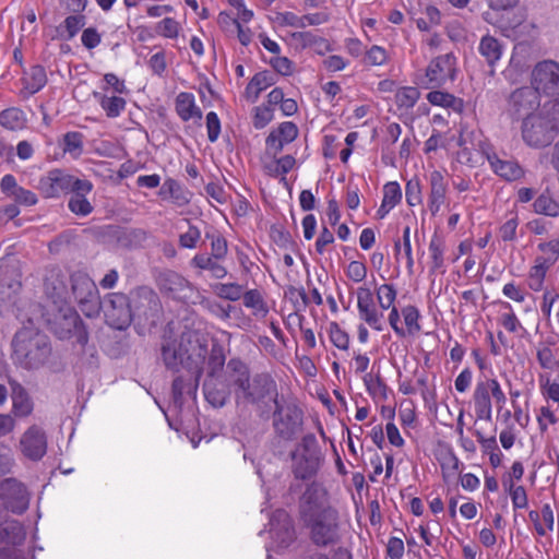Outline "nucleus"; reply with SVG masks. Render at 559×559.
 Masks as SVG:
<instances>
[{
    "mask_svg": "<svg viewBox=\"0 0 559 559\" xmlns=\"http://www.w3.org/2000/svg\"><path fill=\"white\" fill-rule=\"evenodd\" d=\"M228 383L238 405L252 404L258 408L269 407L278 397V388L267 372L250 376L248 366L239 359L227 364Z\"/></svg>",
    "mask_w": 559,
    "mask_h": 559,
    "instance_id": "f257e3e1",
    "label": "nucleus"
},
{
    "mask_svg": "<svg viewBox=\"0 0 559 559\" xmlns=\"http://www.w3.org/2000/svg\"><path fill=\"white\" fill-rule=\"evenodd\" d=\"M207 355V343L198 333H187L181 336L179 344L167 342L163 345L162 356L167 368L178 370L180 366L187 367L201 376V369Z\"/></svg>",
    "mask_w": 559,
    "mask_h": 559,
    "instance_id": "f03ea898",
    "label": "nucleus"
},
{
    "mask_svg": "<svg viewBox=\"0 0 559 559\" xmlns=\"http://www.w3.org/2000/svg\"><path fill=\"white\" fill-rule=\"evenodd\" d=\"M12 346L14 360L26 369L43 366L50 355L47 336L28 326L15 333Z\"/></svg>",
    "mask_w": 559,
    "mask_h": 559,
    "instance_id": "7ed1b4c3",
    "label": "nucleus"
},
{
    "mask_svg": "<svg viewBox=\"0 0 559 559\" xmlns=\"http://www.w3.org/2000/svg\"><path fill=\"white\" fill-rule=\"evenodd\" d=\"M321 464V452L313 435H307L292 452V468L296 478L313 477Z\"/></svg>",
    "mask_w": 559,
    "mask_h": 559,
    "instance_id": "20e7f679",
    "label": "nucleus"
},
{
    "mask_svg": "<svg viewBox=\"0 0 559 559\" xmlns=\"http://www.w3.org/2000/svg\"><path fill=\"white\" fill-rule=\"evenodd\" d=\"M72 294L84 316L94 318L99 314L102 301L95 282L84 272L71 275Z\"/></svg>",
    "mask_w": 559,
    "mask_h": 559,
    "instance_id": "39448f33",
    "label": "nucleus"
},
{
    "mask_svg": "<svg viewBox=\"0 0 559 559\" xmlns=\"http://www.w3.org/2000/svg\"><path fill=\"white\" fill-rule=\"evenodd\" d=\"M273 427L278 437L293 440L302 426L304 413L295 403H286L276 399L273 402Z\"/></svg>",
    "mask_w": 559,
    "mask_h": 559,
    "instance_id": "423d86ee",
    "label": "nucleus"
},
{
    "mask_svg": "<svg viewBox=\"0 0 559 559\" xmlns=\"http://www.w3.org/2000/svg\"><path fill=\"white\" fill-rule=\"evenodd\" d=\"M335 510L331 506L326 488L317 481L309 484L299 500V514L304 521Z\"/></svg>",
    "mask_w": 559,
    "mask_h": 559,
    "instance_id": "0eeeda50",
    "label": "nucleus"
},
{
    "mask_svg": "<svg viewBox=\"0 0 559 559\" xmlns=\"http://www.w3.org/2000/svg\"><path fill=\"white\" fill-rule=\"evenodd\" d=\"M557 131L554 123L544 115L524 118L522 124L523 141L531 147H544L555 139Z\"/></svg>",
    "mask_w": 559,
    "mask_h": 559,
    "instance_id": "6e6552de",
    "label": "nucleus"
},
{
    "mask_svg": "<svg viewBox=\"0 0 559 559\" xmlns=\"http://www.w3.org/2000/svg\"><path fill=\"white\" fill-rule=\"evenodd\" d=\"M310 530L312 542L318 546H328L338 538V512L335 510L304 521Z\"/></svg>",
    "mask_w": 559,
    "mask_h": 559,
    "instance_id": "1a4fd4ad",
    "label": "nucleus"
},
{
    "mask_svg": "<svg viewBox=\"0 0 559 559\" xmlns=\"http://www.w3.org/2000/svg\"><path fill=\"white\" fill-rule=\"evenodd\" d=\"M102 308L108 325L116 330H124L132 321V309L127 295L111 293L105 297Z\"/></svg>",
    "mask_w": 559,
    "mask_h": 559,
    "instance_id": "9d476101",
    "label": "nucleus"
},
{
    "mask_svg": "<svg viewBox=\"0 0 559 559\" xmlns=\"http://www.w3.org/2000/svg\"><path fill=\"white\" fill-rule=\"evenodd\" d=\"M456 63V57L452 52L433 58L426 68L424 86L426 88L439 87L448 81H454Z\"/></svg>",
    "mask_w": 559,
    "mask_h": 559,
    "instance_id": "9b49d317",
    "label": "nucleus"
},
{
    "mask_svg": "<svg viewBox=\"0 0 559 559\" xmlns=\"http://www.w3.org/2000/svg\"><path fill=\"white\" fill-rule=\"evenodd\" d=\"M477 147L478 153L487 159L491 170L497 176L507 181H515L524 177V168L516 160L500 159L493 146L487 140H479Z\"/></svg>",
    "mask_w": 559,
    "mask_h": 559,
    "instance_id": "f8f14e48",
    "label": "nucleus"
},
{
    "mask_svg": "<svg viewBox=\"0 0 559 559\" xmlns=\"http://www.w3.org/2000/svg\"><path fill=\"white\" fill-rule=\"evenodd\" d=\"M0 501L4 509L21 514L29 504L26 487L15 478L0 480Z\"/></svg>",
    "mask_w": 559,
    "mask_h": 559,
    "instance_id": "ddd939ff",
    "label": "nucleus"
},
{
    "mask_svg": "<svg viewBox=\"0 0 559 559\" xmlns=\"http://www.w3.org/2000/svg\"><path fill=\"white\" fill-rule=\"evenodd\" d=\"M532 84L538 95H559V63L550 60L537 63L532 73Z\"/></svg>",
    "mask_w": 559,
    "mask_h": 559,
    "instance_id": "4468645a",
    "label": "nucleus"
},
{
    "mask_svg": "<svg viewBox=\"0 0 559 559\" xmlns=\"http://www.w3.org/2000/svg\"><path fill=\"white\" fill-rule=\"evenodd\" d=\"M20 289L19 270L5 261H0V311L8 310L15 304Z\"/></svg>",
    "mask_w": 559,
    "mask_h": 559,
    "instance_id": "2eb2a0df",
    "label": "nucleus"
},
{
    "mask_svg": "<svg viewBox=\"0 0 559 559\" xmlns=\"http://www.w3.org/2000/svg\"><path fill=\"white\" fill-rule=\"evenodd\" d=\"M79 178L60 169H53L41 177L38 189L45 198L55 199L70 193Z\"/></svg>",
    "mask_w": 559,
    "mask_h": 559,
    "instance_id": "dca6fc26",
    "label": "nucleus"
},
{
    "mask_svg": "<svg viewBox=\"0 0 559 559\" xmlns=\"http://www.w3.org/2000/svg\"><path fill=\"white\" fill-rule=\"evenodd\" d=\"M20 450L31 461H39L47 452V436L38 425L29 426L21 436Z\"/></svg>",
    "mask_w": 559,
    "mask_h": 559,
    "instance_id": "f3484780",
    "label": "nucleus"
},
{
    "mask_svg": "<svg viewBox=\"0 0 559 559\" xmlns=\"http://www.w3.org/2000/svg\"><path fill=\"white\" fill-rule=\"evenodd\" d=\"M377 300L382 312L390 309L389 323L394 333L400 337L406 336L405 329L400 325V317L402 316L394 306L396 300V289L392 284H382L376 288Z\"/></svg>",
    "mask_w": 559,
    "mask_h": 559,
    "instance_id": "a211bd4d",
    "label": "nucleus"
},
{
    "mask_svg": "<svg viewBox=\"0 0 559 559\" xmlns=\"http://www.w3.org/2000/svg\"><path fill=\"white\" fill-rule=\"evenodd\" d=\"M270 534L277 547L285 548L295 539V528L287 511L278 509L270 516Z\"/></svg>",
    "mask_w": 559,
    "mask_h": 559,
    "instance_id": "6ab92c4d",
    "label": "nucleus"
},
{
    "mask_svg": "<svg viewBox=\"0 0 559 559\" xmlns=\"http://www.w3.org/2000/svg\"><path fill=\"white\" fill-rule=\"evenodd\" d=\"M540 105L537 91L532 87H521L514 91L509 98L510 110L518 117H532L533 111Z\"/></svg>",
    "mask_w": 559,
    "mask_h": 559,
    "instance_id": "aec40b11",
    "label": "nucleus"
},
{
    "mask_svg": "<svg viewBox=\"0 0 559 559\" xmlns=\"http://www.w3.org/2000/svg\"><path fill=\"white\" fill-rule=\"evenodd\" d=\"M93 188L92 181L79 178L73 189L70 190L71 197L68 201V207L76 216L85 217L93 212L94 206L86 198Z\"/></svg>",
    "mask_w": 559,
    "mask_h": 559,
    "instance_id": "412c9836",
    "label": "nucleus"
},
{
    "mask_svg": "<svg viewBox=\"0 0 559 559\" xmlns=\"http://www.w3.org/2000/svg\"><path fill=\"white\" fill-rule=\"evenodd\" d=\"M491 378L478 381L473 392L474 411L477 420H492V402L490 392Z\"/></svg>",
    "mask_w": 559,
    "mask_h": 559,
    "instance_id": "4be33fe9",
    "label": "nucleus"
},
{
    "mask_svg": "<svg viewBox=\"0 0 559 559\" xmlns=\"http://www.w3.org/2000/svg\"><path fill=\"white\" fill-rule=\"evenodd\" d=\"M175 111L181 121L200 123L203 114L197 105L195 96L189 92H180L175 98Z\"/></svg>",
    "mask_w": 559,
    "mask_h": 559,
    "instance_id": "5701e85b",
    "label": "nucleus"
},
{
    "mask_svg": "<svg viewBox=\"0 0 559 559\" xmlns=\"http://www.w3.org/2000/svg\"><path fill=\"white\" fill-rule=\"evenodd\" d=\"M429 185L430 194L428 206L432 215H436L444 203L448 191V180L441 171L433 170L429 175Z\"/></svg>",
    "mask_w": 559,
    "mask_h": 559,
    "instance_id": "b1692460",
    "label": "nucleus"
},
{
    "mask_svg": "<svg viewBox=\"0 0 559 559\" xmlns=\"http://www.w3.org/2000/svg\"><path fill=\"white\" fill-rule=\"evenodd\" d=\"M298 136V128L292 121L282 122L266 138V146L270 150L280 152L286 144L292 143Z\"/></svg>",
    "mask_w": 559,
    "mask_h": 559,
    "instance_id": "393cba45",
    "label": "nucleus"
},
{
    "mask_svg": "<svg viewBox=\"0 0 559 559\" xmlns=\"http://www.w3.org/2000/svg\"><path fill=\"white\" fill-rule=\"evenodd\" d=\"M402 189L397 181H389L383 186V197L377 210V219H384L389 213L401 203Z\"/></svg>",
    "mask_w": 559,
    "mask_h": 559,
    "instance_id": "a878e982",
    "label": "nucleus"
},
{
    "mask_svg": "<svg viewBox=\"0 0 559 559\" xmlns=\"http://www.w3.org/2000/svg\"><path fill=\"white\" fill-rule=\"evenodd\" d=\"M158 194L164 200L171 199L178 206H185L191 200V193L173 178H167L163 182Z\"/></svg>",
    "mask_w": 559,
    "mask_h": 559,
    "instance_id": "bb28decb",
    "label": "nucleus"
},
{
    "mask_svg": "<svg viewBox=\"0 0 559 559\" xmlns=\"http://www.w3.org/2000/svg\"><path fill=\"white\" fill-rule=\"evenodd\" d=\"M275 84L274 76L269 71L255 73L245 88V97L250 103H255L260 94Z\"/></svg>",
    "mask_w": 559,
    "mask_h": 559,
    "instance_id": "cd10ccee",
    "label": "nucleus"
},
{
    "mask_svg": "<svg viewBox=\"0 0 559 559\" xmlns=\"http://www.w3.org/2000/svg\"><path fill=\"white\" fill-rule=\"evenodd\" d=\"M132 312L142 311L157 305L158 298L155 292L147 286H139L128 296Z\"/></svg>",
    "mask_w": 559,
    "mask_h": 559,
    "instance_id": "c85d7f7f",
    "label": "nucleus"
},
{
    "mask_svg": "<svg viewBox=\"0 0 559 559\" xmlns=\"http://www.w3.org/2000/svg\"><path fill=\"white\" fill-rule=\"evenodd\" d=\"M478 52L487 64L493 68L503 55V46L496 37L485 35L479 41Z\"/></svg>",
    "mask_w": 559,
    "mask_h": 559,
    "instance_id": "c756f323",
    "label": "nucleus"
},
{
    "mask_svg": "<svg viewBox=\"0 0 559 559\" xmlns=\"http://www.w3.org/2000/svg\"><path fill=\"white\" fill-rule=\"evenodd\" d=\"M158 288L168 294H177L189 286V282L175 271H163L156 277Z\"/></svg>",
    "mask_w": 559,
    "mask_h": 559,
    "instance_id": "7c9ffc66",
    "label": "nucleus"
},
{
    "mask_svg": "<svg viewBox=\"0 0 559 559\" xmlns=\"http://www.w3.org/2000/svg\"><path fill=\"white\" fill-rule=\"evenodd\" d=\"M94 98L98 102L108 118L119 117L126 109L127 102L123 97L115 94L94 92Z\"/></svg>",
    "mask_w": 559,
    "mask_h": 559,
    "instance_id": "2f4dec72",
    "label": "nucleus"
},
{
    "mask_svg": "<svg viewBox=\"0 0 559 559\" xmlns=\"http://www.w3.org/2000/svg\"><path fill=\"white\" fill-rule=\"evenodd\" d=\"M528 519L534 524L535 531L539 536H545L554 530V511L549 503H545L540 511H530Z\"/></svg>",
    "mask_w": 559,
    "mask_h": 559,
    "instance_id": "473e14b6",
    "label": "nucleus"
},
{
    "mask_svg": "<svg viewBox=\"0 0 559 559\" xmlns=\"http://www.w3.org/2000/svg\"><path fill=\"white\" fill-rule=\"evenodd\" d=\"M47 83V75L44 67L34 66L24 72L22 78L23 92L27 95H34L39 92Z\"/></svg>",
    "mask_w": 559,
    "mask_h": 559,
    "instance_id": "72a5a7b5",
    "label": "nucleus"
},
{
    "mask_svg": "<svg viewBox=\"0 0 559 559\" xmlns=\"http://www.w3.org/2000/svg\"><path fill=\"white\" fill-rule=\"evenodd\" d=\"M221 261H223V259L205 253H198L192 258L191 263L200 270L209 271L214 278L222 280L228 272Z\"/></svg>",
    "mask_w": 559,
    "mask_h": 559,
    "instance_id": "f704fd0d",
    "label": "nucleus"
},
{
    "mask_svg": "<svg viewBox=\"0 0 559 559\" xmlns=\"http://www.w3.org/2000/svg\"><path fill=\"white\" fill-rule=\"evenodd\" d=\"M359 319L372 330L381 332L384 329V314L373 302L357 307Z\"/></svg>",
    "mask_w": 559,
    "mask_h": 559,
    "instance_id": "c9c22d12",
    "label": "nucleus"
},
{
    "mask_svg": "<svg viewBox=\"0 0 559 559\" xmlns=\"http://www.w3.org/2000/svg\"><path fill=\"white\" fill-rule=\"evenodd\" d=\"M34 403L22 386H17L12 393V413L15 417H27L33 413Z\"/></svg>",
    "mask_w": 559,
    "mask_h": 559,
    "instance_id": "e433bc0d",
    "label": "nucleus"
},
{
    "mask_svg": "<svg viewBox=\"0 0 559 559\" xmlns=\"http://www.w3.org/2000/svg\"><path fill=\"white\" fill-rule=\"evenodd\" d=\"M26 122V115L20 108L11 107L0 112V124L8 130H22L25 128Z\"/></svg>",
    "mask_w": 559,
    "mask_h": 559,
    "instance_id": "4c0bfd02",
    "label": "nucleus"
},
{
    "mask_svg": "<svg viewBox=\"0 0 559 559\" xmlns=\"http://www.w3.org/2000/svg\"><path fill=\"white\" fill-rule=\"evenodd\" d=\"M204 396L214 407H223L228 399L224 386L218 388L215 379H206L203 384Z\"/></svg>",
    "mask_w": 559,
    "mask_h": 559,
    "instance_id": "58836bf2",
    "label": "nucleus"
},
{
    "mask_svg": "<svg viewBox=\"0 0 559 559\" xmlns=\"http://www.w3.org/2000/svg\"><path fill=\"white\" fill-rule=\"evenodd\" d=\"M549 269L550 265L544 260L535 259L527 275V285L533 292H540L543 289L545 277Z\"/></svg>",
    "mask_w": 559,
    "mask_h": 559,
    "instance_id": "ea45409f",
    "label": "nucleus"
},
{
    "mask_svg": "<svg viewBox=\"0 0 559 559\" xmlns=\"http://www.w3.org/2000/svg\"><path fill=\"white\" fill-rule=\"evenodd\" d=\"M427 100L433 105L443 108H452L455 111H461L463 102L454 95L443 91H432L427 94Z\"/></svg>",
    "mask_w": 559,
    "mask_h": 559,
    "instance_id": "a19ab883",
    "label": "nucleus"
},
{
    "mask_svg": "<svg viewBox=\"0 0 559 559\" xmlns=\"http://www.w3.org/2000/svg\"><path fill=\"white\" fill-rule=\"evenodd\" d=\"M242 296L243 305L252 310L254 317L264 318L269 313V307L258 289H250Z\"/></svg>",
    "mask_w": 559,
    "mask_h": 559,
    "instance_id": "79ce46f5",
    "label": "nucleus"
},
{
    "mask_svg": "<svg viewBox=\"0 0 559 559\" xmlns=\"http://www.w3.org/2000/svg\"><path fill=\"white\" fill-rule=\"evenodd\" d=\"M534 212L540 215L558 217L559 216V202L555 200L549 193H542L533 203Z\"/></svg>",
    "mask_w": 559,
    "mask_h": 559,
    "instance_id": "37998d69",
    "label": "nucleus"
},
{
    "mask_svg": "<svg viewBox=\"0 0 559 559\" xmlns=\"http://www.w3.org/2000/svg\"><path fill=\"white\" fill-rule=\"evenodd\" d=\"M419 97L420 92L414 86L400 87L394 95L396 106L405 110L413 108Z\"/></svg>",
    "mask_w": 559,
    "mask_h": 559,
    "instance_id": "c03bdc74",
    "label": "nucleus"
},
{
    "mask_svg": "<svg viewBox=\"0 0 559 559\" xmlns=\"http://www.w3.org/2000/svg\"><path fill=\"white\" fill-rule=\"evenodd\" d=\"M500 304L503 309L508 310V312L501 313V316L499 318L501 325L508 332L513 333V334H520L521 332H525V328L523 326V324L521 323V321L514 313L511 304H509L507 301H501Z\"/></svg>",
    "mask_w": 559,
    "mask_h": 559,
    "instance_id": "a18cd8bd",
    "label": "nucleus"
},
{
    "mask_svg": "<svg viewBox=\"0 0 559 559\" xmlns=\"http://www.w3.org/2000/svg\"><path fill=\"white\" fill-rule=\"evenodd\" d=\"M394 251L396 259H399V255L401 252H404V255L406 258V266L408 269V272H413L414 267V258H413V250H412V243H411V227L405 226L403 228V236L402 240H396L394 242Z\"/></svg>",
    "mask_w": 559,
    "mask_h": 559,
    "instance_id": "49530a36",
    "label": "nucleus"
},
{
    "mask_svg": "<svg viewBox=\"0 0 559 559\" xmlns=\"http://www.w3.org/2000/svg\"><path fill=\"white\" fill-rule=\"evenodd\" d=\"M181 31L180 23L174 17H164L154 25V32L156 35L167 38L176 39L179 37Z\"/></svg>",
    "mask_w": 559,
    "mask_h": 559,
    "instance_id": "de8ad7c7",
    "label": "nucleus"
},
{
    "mask_svg": "<svg viewBox=\"0 0 559 559\" xmlns=\"http://www.w3.org/2000/svg\"><path fill=\"white\" fill-rule=\"evenodd\" d=\"M429 254L431 259V270L440 271L444 266V241L438 236H432L429 242Z\"/></svg>",
    "mask_w": 559,
    "mask_h": 559,
    "instance_id": "09e8293b",
    "label": "nucleus"
},
{
    "mask_svg": "<svg viewBox=\"0 0 559 559\" xmlns=\"http://www.w3.org/2000/svg\"><path fill=\"white\" fill-rule=\"evenodd\" d=\"M401 314L404 319V323L406 326V329H405L406 334L415 335L418 332H420V330H421V326L419 324L420 312L417 309V307H415L413 305H407L402 308Z\"/></svg>",
    "mask_w": 559,
    "mask_h": 559,
    "instance_id": "8fccbe9b",
    "label": "nucleus"
},
{
    "mask_svg": "<svg viewBox=\"0 0 559 559\" xmlns=\"http://www.w3.org/2000/svg\"><path fill=\"white\" fill-rule=\"evenodd\" d=\"M45 287L51 297H56L58 299H63L68 293L64 276L59 271L57 273H52L46 278Z\"/></svg>",
    "mask_w": 559,
    "mask_h": 559,
    "instance_id": "3c124183",
    "label": "nucleus"
},
{
    "mask_svg": "<svg viewBox=\"0 0 559 559\" xmlns=\"http://www.w3.org/2000/svg\"><path fill=\"white\" fill-rule=\"evenodd\" d=\"M519 227L518 214L511 213L510 216L503 222L499 229L498 236L504 242H512L516 240V230Z\"/></svg>",
    "mask_w": 559,
    "mask_h": 559,
    "instance_id": "603ef678",
    "label": "nucleus"
},
{
    "mask_svg": "<svg viewBox=\"0 0 559 559\" xmlns=\"http://www.w3.org/2000/svg\"><path fill=\"white\" fill-rule=\"evenodd\" d=\"M329 337L331 343L341 350L349 348V335L340 326L337 322H331L329 325Z\"/></svg>",
    "mask_w": 559,
    "mask_h": 559,
    "instance_id": "864d4df0",
    "label": "nucleus"
},
{
    "mask_svg": "<svg viewBox=\"0 0 559 559\" xmlns=\"http://www.w3.org/2000/svg\"><path fill=\"white\" fill-rule=\"evenodd\" d=\"M537 361L543 369L554 370L559 369V358L556 359L555 353L550 346L543 345L537 348Z\"/></svg>",
    "mask_w": 559,
    "mask_h": 559,
    "instance_id": "5fc2aeb1",
    "label": "nucleus"
},
{
    "mask_svg": "<svg viewBox=\"0 0 559 559\" xmlns=\"http://www.w3.org/2000/svg\"><path fill=\"white\" fill-rule=\"evenodd\" d=\"M538 250L542 251L544 255L537 257L536 259H542L551 266L559 259V239H551L538 243Z\"/></svg>",
    "mask_w": 559,
    "mask_h": 559,
    "instance_id": "6e6d98bb",
    "label": "nucleus"
},
{
    "mask_svg": "<svg viewBox=\"0 0 559 559\" xmlns=\"http://www.w3.org/2000/svg\"><path fill=\"white\" fill-rule=\"evenodd\" d=\"M389 55L385 48L379 45L371 46L366 52L364 62L368 66H383L386 63Z\"/></svg>",
    "mask_w": 559,
    "mask_h": 559,
    "instance_id": "4d7b16f0",
    "label": "nucleus"
},
{
    "mask_svg": "<svg viewBox=\"0 0 559 559\" xmlns=\"http://www.w3.org/2000/svg\"><path fill=\"white\" fill-rule=\"evenodd\" d=\"M364 381H365L367 391L371 396H373V397L378 396V397H381L382 400L388 399V386L380 377L373 378L371 374H367L364 378Z\"/></svg>",
    "mask_w": 559,
    "mask_h": 559,
    "instance_id": "13d9d810",
    "label": "nucleus"
},
{
    "mask_svg": "<svg viewBox=\"0 0 559 559\" xmlns=\"http://www.w3.org/2000/svg\"><path fill=\"white\" fill-rule=\"evenodd\" d=\"M216 294L223 299L236 301L243 295V287L236 283H222L216 285Z\"/></svg>",
    "mask_w": 559,
    "mask_h": 559,
    "instance_id": "bf43d9fd",
    "label": "nucleus"
},
{
    "mask_svg": "<svg viewBox=\"0 0 559 559\" xmlns=\"http://www.w3.org/2000/svg\"><path fill=\"white\" fill-rule=\"evenodd\" d=\"M206 238L211 240V257L225 259L228 252L227 240L221 234H210L206 233Z\"/></svg>",
    "mask_w": 559,
    "mask_h": 559,
    "instance_id": "052dcab7",
    "label": "nucleus"
},
{
    "mask_svg": "<svg viewBox=\"0 0 559 559\" xmlns=\"http://www.w3.org/2000/svg\"><path fill=\"white\" fill-rule=\"evenodd\" d=\"M296 159L292 155H285L275 159L267 166L270 174L284 177L295 166Z\"/></svg>",
    "mask_w": 559,
    "mask_h": 559,
    "instance_id": "680f3d73",
    "label": "nucleus"
},
{
    "mask_svg": "<svg viewBox=\"0 0 559 559\" xmlns=\"http://www.w3.org/2000/svg\"><path fill=\"white\" fill-rule=\"evenodd\" d=\"M314 33L310 31L294 32L289 35V44L296 50H305L311 47Z\"/></svg>",
    "mask_w": 559,
    "mask_h": 559,
    "instance_id": "e2e57ef3",
    "label": "nucleus"
},
{
    "mask_svg": "<svg viewBox=\"0 0 559 559\" xmlns=\"http://www.w3.org/2000/svg\"><path fill=\"white\" fill-rule=\"evenodd\" d=\"M367 266L360 261H350L345 270L346 276L354 283H361L367 277Z\"/></svg>",
    "mask_w": 559,
    "mask_h": 559,
    "instance_id": "0e129e2a",
    "label": "nucleus"
},
{
    "mask_svg": "<svg viewBox=\"0 0 559 559\" xmlns=\"http://www.w3.org/2000/svg\"><path fill=\"white\" fill-rule=\"evenodd\" d=\"M274 118L273 109L270 106H258L254 108L253 126L255 129H263Z\"/></svg>",
    "mask_w": 559,
    "mask_h": 559,
    "instance_id": "69168bd1",
    "label": "nucleus"
},
{
    "mask_svg": "<svg viewBox=\"0 0 559 559\" xmlns=\"http://www.w3.org/2000/svg\"><path fill=\"white\" fill-rule=\"evenodd\" d=\"M82 134L79 132H68L63 138V151L70 154H80L83 148Z\"/></svg>",
    "mask_w": 559,
    "mask_h": 559,
    "instance_id": "338daca9",
    "label": "nucleus"
},
{
    "mask_svg": "<svg viewBox=\"0 0 559 559\" xmlns=\"http://www.w3.org/2000/svg\"><path fill=\"white\" fill-rule=\"evenodd\" d=\"M271 67L281 75L289 76L294 72V62L287 57H283L280 55L274 56L270 60Z\"/></svg>",
    "mask_w": 559,
    "mask_h": 559,
    "instance_id": "774afa93",
    "label": "nucleus"
}]
</instances>
